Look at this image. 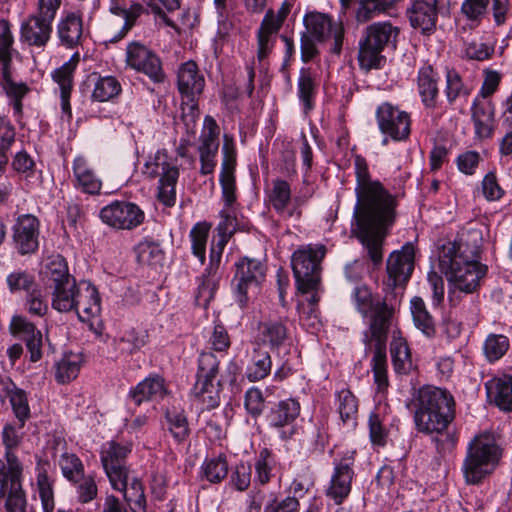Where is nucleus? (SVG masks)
Segmentation results:
<instances>
[{
  "label": "nucleus",
  "mask_w": 512,
  "mask_h": 512,
  "mask_svg": "<svg viewBox=\"0 0 512 512\" xmlns=\"http://www.w3.org/2000/svg\"><path fill=\"white\" fill-rule=\"evenodd\" d=\"M356 203L351 233L362 244L375 267L383 262L385 238L398 217L399 195L392 194L379 180L371 177L367 160L354 156Z\"/></svg>",
  "instance_id": "1"
},
{
  "label": "nucleus",
  "mask_w": 512,
  "mask_h": 512,
  "mask_svg": "<svg viewBox=\"0 0 512 512\" xmlns=\"http://www.w3.org/2000/svg\"><path fill=\"white\" fill-rule=\"evenodd\" d=\"M456 403L453 395L445 388L423 385L414 389L408 408L413 412L416 430L424 434H435L440 452L452 451L458 435L449 427L455 419Z\"/></svg>",
  "instance_id": "2"
},
{
  "label": "nucleus",
  "mask_w": 512,
  "mask_h": 512,
  "mask_svg": "<svg viewBox=\"0 0 512 512\" xmlns=\"http://www.w3.org/2000/svg\"><path fill=\"white\" fill-rule=\"evenodd\" d=\"M382 299L375 298L366 285L356 286L353 299L357 311L370 316L369 327L363 332L365 352H386L388 330L396 309L400 306L398 292L384 291Z\"/></svg>",
  "instance_id": "3"
},
{
  "label": "nucleus",
  "mask_w": 512,
  "mask_h": 512,
  "mask_svg": "<svg viewBox=\"0 0 512 512\" xmlns=\"http://www.w3.org/2000/svg\"><path fill=\"white\" fill-rule=\"evenodd\" d=\"M503 448L499 436L490 431L475 435L468 443L461 472L468 485H479L500 464Z\"/></svg>",
  "instance_id": "4"
},
{
  "label": "nucleus",
  "mask_w": 512,
  "mask_h": 512,
  "mask_svg": "<svg viewBox=\"0 0 512 512\" xmlns=\"http://www.w3.org/2000/svg\"><path fill=\"white\" fill-rule=\"evenodd\" d=\"M399 32V28L389 21L368 25L359 40L358 63L360 68L365 71L382 68L386 62L383 51L389 46H396Z\"/></svg>",
  "instance_id": "5"
},
{
  "label": "nucleus",
  "mask_w": 512,
  "mask_h": 512,
  "mask_svg": "<svg viewBox=\"0 0 512 512\" xmlns=\"http://www.w3.org/2000/svg\"><path fill=\"white\" fill-rule=\"evenodd\" d=\"M143 173L150 179L159 178L157 199L166 207H173L180 174L177 159L169 155L166 149H159L146 161Z\"/></svg>",
  "instance_id": "6"
},
{
  "label": "nucleus",
  "mask_w": 512,
  "mask_h": 512,
  "mask_svg": "<svg viewBox=\"0 0 512 512\" xmlns=\"http://www.w3.org/2000/svg\"><path fill=\"white\" fill-rule=\"evenodd\" d=\"M326 254L324 245L308 244L294 251L291 265L298 291L303 294L318 288L321 280V261Z\"/></svg>",
  "instance_id": "7"
},
{
  "label": "nucleus",
  "mask_w": 512,
  "mask_h": 512,
  "mask_svg": "<svg viewBox=\"0 0 512 512\" xmlns=\"http://www.w3.org/2000/svg\"><path fill=\"white\" fill-rule=\"evenodd\" d=\"M454 246H447L439 255V266L454 287L465 293L477 291L487 272L488 267L482 263L457 262L451 258Z\"/></svg>",
  "instance_id": "8"
},
{
  "label": "nucleus",
  "mask_w": 512,
  "mask_h": 512,
  "mask_svg": "<svg viewBox=\"0 0 512 512\" xmlns=\"http://www.w3.org/2000/svg\"><path fill=\"white\" fill-rule=\"evenodd\" d=\"M219 363L216 354H200L196 382L190 395L203 410L214 409L220 404L221 384L215 381Z\"/></svg>",
  "instance_id": "9"
},
{
  "label": "nucleus",
  "mask_w": 512,
  "mask_h": 512,
  "mask_svg": "<svg viewBox=\"0 0 512 512\" xmlns=\"http://www.w3.org/2000/svg\"><path fill=\"white\" fill-rule=\"evenodd\" d=\"M235 274L231 281L235 296L241 307L246 306L249 294L257 293L265 280L266 265L263 261L244 256L235 263Z\"/></svg>",
  "instance_id": "10"
},
{
  "label": "nucleus",
  "mask_w": 512,
  "mask_h": 512,
  "mask_svg": "<svg viewBox=\"0 0 512 512\" xmlns=\"http://www.w3.org/2000/svg\"><path fill=\"white\" fill-rule=\"evenodd\" d=\"M414 247L411 244L403 246L401 251L390 254L387 260V279L383 281V291L398 292L402 298L403 289L414 270Z\"/></svg>",
  "instance_id": "11"
},
{
  "label": "nucleus",
  "mask_w": 512,
  "mask_h": 512,
  "mask_svg": "<svg viewBox=\"0 0 512 512\" xmlns=\"http://www.w3.org/2000/svg\"><path fill=\"white\" fill-rule=\"evenodd\" d=\"M10 468L4 471V462L0 460V499L6 497L7 512H26L27 501L22 489L23 466L10 456Z\"/></svg>",
  "instance_id": "12"
},
{
  "label": "nucleus",
  "mask_w": 512,
  "mask_h": 512,
  "mask_svg": "<svg viewBox=\"0 0 512 512\" xmlns=\"http://www.w3.org/2000/svg\"><path fill=\"white\" fill-rule=\"evenodd\" d=\"M375 117L382 134L396 142L409 139L412 120L407 111L390 102H383L377 107Z\"/></svg>",
  "instance_id": "13"
},
{
  "label": "nucleus",
  "mask_w": 512,
  "mask_h": 512,
  "mask_svg": "<svg viewBox=\"0 0 512 512\" xmlns=\"http://www.w3.org/2000/svg\"><path fill=\"white\" fill-rule=\"evenodd\" d=\"M125 63L128 68L146 75L153 83H162L166 78L160 57L139 41L128 43Z\"/></svg>",
  "instance_id": "14"
},
{
  "label": "nucleus",
  "mask_w": 512,
  "mask_h": 512,
  "mask_svg": "<svg viewBox=\"0 0 512 512\" xmlns=\"http://www.w3.org/2000/svg\"><path fill=\"white\" fill-rule=\"evenodd\" d=\"M99 217L113 229L133 230L144 222L145 213L133 202L115 200L100 210Z\"/></svg>",
  "instance_id": "15"
},
{
  "label": "nucleus",
  "mask_w": 512,
  "mask_h": 512,
  "mask_svg": "<svg viewBox=\"0 0 512 512\" xmlns=\"http://www.w3.org/2000/svg\"><path fill=\"white\" fill-rule=\"evenodd\" d=\"M130 453V444L109 441L102 446L101 462L113 489L125 488L128 478L126 458Z\"/></svg>",
  "instance_id": "16"
},
{
  "label": "nucleus",
  "mask_w": 512,
  "mask_h": 512,
  "mask_svg": "<svg viewBox=\"0 0 512 512\" xmlns=\"http://www.w3.org/2000/svg\"><path fill=\"white\" fill-rule=\"evenodd\" d=\"M355 451H347L341 459L334 461V468L328 486L326 496L336 505L342 504L349 496L354 478Z\"/></svg>",
  "instance_id": "17"
},
{
  "label": "nucleus",
  "mask_w": 512,
  "mask_h": 512,
  "mask_svg": "<svg viewBox=\"0 0 512 512\" xmlns=\"http://www.w3.org/2000/svg\"><path fill=\"white\" fill-rule=\"evenodd\" d=\"M40 221L32 214L18 216L12 226V244L20 255L35 253L39 248Z\"/></svg>",
  "instance_id": "18"
},
{
  "label": "nucleus",
  "mask_w": 512,
  "mask_h": 512,
  "mask_svg": "<svg viewBox=\"0 0 512 512\" xmlns=\"http://www.w3.org/2000/svg\"><path fill=\"white\" fill-rule=\"evenodd\" d=\"M205 86L204 76L193 60L183 63L177 74V87L182 98H186V105L194 114L198 111L197 97L203 92Z\"/></svg>",
  "instance_id": "19"
},
{
  "label": "nucleus",
  "mask_w": 512,
  "mask_h": 512,
  "mask_svg": "<svg viewBox=\"0 0 512 512\" xmlns=\"http://www.w3.org/2000/svg\"><path fill=\"white\" fill-rule=\"evenodd\" d=\"M443 0H410L407 16L411 26L424 36L435 33L439 5Z\"/></svg>",
  "instance_id": "20"
},
{
  "label": "nucleus",
  "mask_w": 512,
  "mask_h": 512,
  "mask_svg": "<svg viewBox=\"0 0 512 512\" xmlns=\"http://www.w3.org/2000/svg\"><path fill=\"white\" fill-rule=\"evenodd\" d=\"M483 236L478 229H471L462 233L459 240L447 241L439 248V255L444 253L447 246H454L451 258L457 262L481 263Z\"/></svg>",
  "instance_id": "21"
},
{
  "label": "nucleus",
  "mask_w": 512,
  "mask_h": 512,
  "mask_svg": "<svg viewBox=\"0 0 512 512\" xmlns=\"http://www.w3.org/2000/svg\"><path fill=\"white\" fill-rule=\"evenodd\" d=\"M108 11L124 20L121 28L109 39L110 43H118L123 40L136 25L138 19L147 12L142 3L128 0H109Z\"/></svg>",
  "instance_id": "22"
},
{
  "label": "nucleus",
  "mask_w": 512,
  "mask_h": 512,
  "mask_svg": "<svg viewBox=\"0 0 512 512\" xmlns=\"http://www.w3.org/2000/svg\"><path fill=\"white\" fill-rule=\"evenodd\" d=\"M52 31L53 23L30 14L20 25L19 40L28 47L44 48L51 39Z\"/></svg>",
  "instance_id": "23"
},
{
  "label": "nucleus",
  "mask_w": 512,
  "mask_h": 512,
  "mask_svg": "<svg viewBox=\"0 0 512 512\" xmlns=\"http://www.w3.org/2000/svg\"><path fill=\"white\" fill-rule=\"evenodd\" d=\"M438 71L430 64H424L419 68L417 74V91L421 102L426 109H435L439 99Z\"/></svg>",
  "instance_id": "24"
},
{
  "label": "nucleus",
  "mask_w": 512,
  "mask_h": 512,
  "mask_svg": "<svg viewBox=\"0 0 512 512\" xmlns=\"http://www.w3.org/2000/svg\"><path fill=\"white\" fill-rule=\"evenodd\" d=\"M72 171L74 176L73 184L77 190L90 195L100 194L102 181L86 157L82 155L77 156L73 160Z\"/></svg>",
  "instance_id": "25"
},
{
  "label": "nucleus",
  "mask_w": 512,
  "mask_h": 512,
  "mask_svg": "<svg viewBox=\"0 0 512 512\" xmlns=\"http://www.w3.org/2000/svg\"><path fill=\"white\" fill-rule=\"evenodd\" d=\"M56 33L62 46L74 49L81 45L83 36V19L76 12H67L61 16L56 26Z\"/></svg>",
  "instance_id": "26"
},
{
  "label": "nucleus",
  "mask_w": 512,
  "mask_h": 512,
  "mask_svg": "<svg viewBox=\"0 0 512 512\" xmlns=\"http://www.w3.org/2000/svg\"><path fill=\"white\" fill-rule=\"evenodd\" d=\"M9 331L15 339L25 343L28 352H41L42 333L24 316L14 315L10 321Z\"/></svg>",
  "instance_id": "27"
},
{
  "label": "nucleus",
  "mask_w": 512,
  "mask_h": 512,
  "mask_svg": "<svg viewBox=\"0 0 512 512\" xmlns=\"http://www.w3.org/2000/svg\"><path fill=\"white\" fill-rule=\"evenodd\" d=\"M490 403L503 411H512V377L503 375L494 377L485 384Z\"/></svg>",
  "instance_id": "28"
},
{
  "label": "nucleus",
  "mask_w": 512,
  "mask_h": 512,
  "mask_svg": "<svg viewBox=\"0 0 512 512\" xmlns=\"http://www.w3.org/2000/svg\"><path fill=\"white\" fill-rule=\"evenodd\" d=\"M167 393L164 379L158 375L145 378L129 392L130 399L139 406L144 401H152L163 398Z\"/></svg>",
  "instance_id": "29"
},
{
  "label": "nucleus",
  "mask_w": 512,
  "mask_h": 512,
  "mask_svg": "<svg viewBox=\"0 0 512 512\" xmlns=\"http://www.w3.org/2000/svg\"><path fill=\"white\" fill-rule=\"evenodd\" d=\"M288 339L287 328L277 321H270L260 325L255 338L258 349H280Z\"/></svg>",
  "instance_id": "30"
},
{
  "label": "nucleus",
  "mask_w": 512,
  "mask_h": 512,
  "mask_svg": "<svg viewBox=\"0 0 512 512\" xmlns=\"http://www.w3.org/2000/svg\"><path fill=\"white\" fill-rule=\"evenodd\" d=\"M300 403L293 398L279 401L266 415L268 424L274 428L291 425L300 415Z\"/></svg>",
  "instance_id": "31"
},
{
  "label": "nucleus",
  "mask_w": 512,
  "mask_h": 512,
  "mask_svg": "<svg viewBox=\"0 0 512 512\" xmlns=\"http://www.w3.org/2000/svg\"><path fill=\"white\" fill-rule=\"evenodd\" d=\"M82 285V289H78V298L73 311L77 313L80 320L85 321L100 313L101 299L94 285L87 282L82 283Z\"/></svg>",
  "instance_id": "32"
},
{
  "label": "nucleus",
  "mask_w": 512,
  "mask_h": 512,
  "mask_svg": "<svg viewBox=\"0 0 512 512\" xmlns=\"http://www.w3.org/2000/svg\"><path fill=\"white\" fill-rule=\"evenodd\" d=\"M1 77L0 85L12 105L14 115L21 117L23 114L22 100L30 92V88L26 83L16 82L12 78V68L1 71Z\"/></svg>",
  "instance_id": "33"
},
{
  "label": "nucleus",
  "mask_w": 512,
  "mask_h": 512,
  "mask_svg": "<svg viewBox=\"0 0 512 512\" xmlns=\"http://www.w3.org/2000/svg\"><path fill=\"white\" fill-rule=\"evenodd\" d=\"M338 22L328 14L318 11L307 12L303 18L304 32H309L319 43L325 42Z\"/></svg>",
  "instance_id": "34"
},
{
  "label": "nucleus",
  "mask_w": 512,
  "mask_h": 512,
  "mask_svg": "<svg viewBox=\"0 0 512 512\" xmlns=\"http://www.w3.org/2000/svg\"><path fill=\"white\" fill-rule=\"evenodd\" d=\"M82 287V283L77 286L75 279L53 287L52 308L59 312L73 311L78 298V289Z\"/></svg>",
  "instance_id": "35"
},
{
  "label": "nucleus",
  "mask_w": 512,
  "mask_h": 512,
  "mask_svg": "<svg viewBox=\"0 0 512 512\" xmlns=\"http://www.w3.org/2000/svg\"><path fill=\"white\" fill-rule=\"evenodd\" d=\"M317 95V83L310 68L302 67L299 71L297 82V96L303 106V111L308 114L315 107Z\"/></svg>",
  "instance_id": "36"
},
{
  "label": "nucleus",
  "mask_w": 512,
  "mask_h": 512,
  "mask_svg": "<svg viewBox=\"0 0 512 512\" xmlns=\"http://www.w3.org/2000/svg\"><path fill=\"white\" fill-rule=\"evenodd\" d=\"M267 201L278 213L286 212L292 198L291 185L287 180L276 178L271 181V186L265 191Z\"/></svg>",
  "instance_id": "37"
},
{
  "label": "nucleus",
  "mask_w": 512,
  "mask_h": 512,
  "mask_svg": "<svg viewBox=\"0 0 512 512\" xmlns=\"http://www.w3.org/2000/svg\"><path fill=\"white\" fill-rule=\"evenodd\" d=\"M220 128L216 120L207 115L204 118V130L198 148L199 157L216 158L219 149Z\"/></svg>",
  "instance_id": "38"
},
{
  "label": "nucleus",
  "mask_w": 512,
  "mask_h": 512,
  "mask_svg": "<svg viewBox=\"0 0 512 512\" xmlns=\"http://www.w3.org/2000/svg\"><path fill=\"white\" fill-rule=\"evenodd\" d=\"M410 310L415 327L425 336L434 337L436 334L435 320L421 297L415 296L411 299Z\"/></svg>",
  "instance_id": "39"
},
{
  "label": "nucleus",
  "mask_w": 512,
  "mask_h": 512,
  "mask_svg": "<svg viewBox=\"0 0 512 512\" xmlns=\"http://www.w3.org/2000/svg\"><path fill=\"white\" fill-rule=\"evenodd\" d=\"M445 78L444 93L448 104L454 105L457 100H467L472 93V87L464 82L459 72L455 69H447Z\"/></svg>",
  "instance_id": "40"
},
{
  "label": "nucleus",
  "mask_w": 512,
  "mask_h": 512,
  "mask_svg": "<svg viewBox=\"0 0 512 512\" xmlns=\"http://www.w3.org/2000/svg\"><path fill=\"white\" fill-rule=\"evenodd\" d=\"M81 354H63L54 363L55 380L59 384H67L77 378L81 366Z\"/></svg>",
  "instance_id": "41"
},
{
  "label": "nucleus",
  "mask_w": 512,
  "mask_h": 512,
  "mask_svg": "<svg viewBox=\"0 0 512 512\" xmlns=\"http://www.w3.org/2000/svg\"><path fill=\"white\" fill-rule=\"evenodd\" d=\"M276 466V457L268 448H262L255 457L254 469L255 478L254 481L259 485H266L270 482L273 477V471Z\"/></svg>",
  "instance_id": "42"
},
{
  "label": "nucleus",
  "mask_w": 512,
  "mask_h": 512,
  "mask_svg": "<svg viewBox=\"0 0 512 512\" xmlns=\"http://www.w3.org/2000/svg\"><path fill=\"white\" fill-rule=\"evenodd\" d=\"M43 273L50 288L75 279L69 274L67 262L61 255L52 257Z\"/></svg>",
  "instance_id": "43"
},
{
  "label": "nucleus",
  "mask_w": 512,
  "mask_h": 512,
  "mask_svg": "<svg viewBox=\"0 0 512 512\" xmlns=\"http://www.w3.org/2000/svg\"><path fill=\"white\" fill-rule=\"evenodd\" d=\"M138 263L149 266L161 265L165 258L159 242L152 239H144L134 249Z\"/></svg>",
  "instance_id": "44"
},
{
  "label": "nucleus",
  "mask_w": 512,
  "mask_h": 512,
  "mask_svg": "<svg viewBox=\"0 0 512 512\" xmlns=\"http://www.w3.org/2000/svg\"><path fill=\"white\" fill-rule=\"evenodd\" d=\"M211 225L206 221L196 223L190 230L191 249L203 265L206 260V245Z\"/></svg>",
  "instance_id": "45"
},
{
  "label": "nucleus",
  "mask_w": 512,
  "mask_h": 512,
  "mask_svg": "<svg viewBox=\"0 0 512 512\" xmlns=\"http://www.w3.org/2000/svg\"><path fill=\"white\" fill-rule=\"evenodd\" d=\"M79 63V53L72 57L59 68L52 72V79L59 85L60 92H72L74 73Z\"/></svg>",
  "instance_id": "46"
},
{
  "label": "nucleus",
  "mask_w": 512,
  "mask_h": 512,
  "mask_svg": "<svg viewBox=\"0 0 512 512\" xmlns=\"http://www.w3.org/2000/svg\"><path fill=\"white\" fill-rule=\"evenodd\" d=\"M396 0H358L355 18L359 23H365L381 12L391 7Z\"/></svg>",
  "instance_id": "47"
},
{
  "label": "nucleus",
  "mask_w": 512,
  "mask_h": 512,
  "mask_svg": "<svg viewBox=\"0 0 512 512\" xmlns=\"http://www.w3.org/2000/svg\"><path fill=\"white\" fill-rule=\"evenodd\" d=\"M15 135V128L11 121L5 116H0V176L5 172L8 164L7 151L15 142Z\"/></svg>",
  "instance_id": "48"
},
{
  "label": "nucleus",
  "mask_w": 512,
  "mask_h": 512,
  "mask_svg": "<svg viewBox=\"0 0 512 512\" xmlns=\"http://www.w3.org/2000/svg\"><path fill=\"white\" fill-rule=\"evenodd\" d=\"M121 91V84L114 76L99 77L94 85L92 98L99 102H105L118 96Z\"/></svg>",
  "instance_id": "49"
},
{
  "label": "nucleus",
  "mask_w": 512,
  "mask_h": 512,
  "mask_svg": "<svg viewBox=\"0 0 512 512\" xmlns=\"http://www.w3.org/2000/svg\"><path fill=\"white\" fill-rule=\"evenodd\" d=\"M167 428L177 442H182L189 435L187 418L183 411L176 408L167 409L165 413Z\"/></svg>",
  "instance_id": "50"
},
{
  "label": "nucleus",
  "mask_w": 512,
  "mask_h": 512,
  "mask_svg": "<svg viewBox=\"0 0 512 512\" xmlns=\"http://www.w3.org/2000/svg\"><path fill=\"white\" fill-rule=\"evenodd\" d=\"M117 490L123 492L124 499L133 512H146L144 490L142 483L138 479H133L130 484H128L127 479L125 488Z\"/></svg>",
  "instance_id": "51"
},
{
  "label": "nucleus",
  "mask_w": 512,
  "mask_h": 512,
  "mask_svg": "<svg viewBox=\"0 0 512 512\" xmlns=\"http://www.w3.org/2000/svg\"><path fill=\"white\" fill-rule=\"evenodd\" d=\"M338 398V411L344 423L351 426L356 425V418L358 414V402L356 397L349 390H341L337 394Z\"/></svg>",
  "instance_id": "52"
},
{
  "label": "nucleus",
  "mask_w": 512,
  "mask_h": 512,
  "mask_svg": "<svg viewBox=\"0 0 512 512\" xmlns=\"http://www.w3.org/2000/svg\"><path fill=\"white\" fill-rule=\"evenodd\" d=\"M6 281L12 293L23 291L28 295L38 288L35 276L26 270H16L10 273Z\"/></svg>",
  "instance_id": "53"
},
{
  "label": "nucleus",
  "mask_w": 512,
  "mask_h": 512,
  "mask_svg": "<svg viewBox=\"0 0 512 512\" xmlns=\"http://www.w3.org/2000/svg\"><path fill=\"white\" fill-rule=\"evenodd\" d=\"M19 425L16 427L12 424H7L3 428L2 432V440L3 444L5 446L6 452H5V461L4 462V471H7L8 468H10V456L14 457L16 462L19 465H22L19 461L18 457L13 452V449H15L21 442L22 434L19 432Z\"/></svg>",
  "instance_id": "54"
},
{
  "label": "nucleus",
  "mask_w": 512,
  "mask_h": 512,
  "mask_svg": "<svg viewBox=\"0 0 512 512\" xmlns=\"http://www.w3.org/2000/svg\"><path fill=\"white\" fill-rule=\"evenodd\" d=\"M202 474L210 483H220L228 474V463L225 457L218 456L207 459L202 465Z\"/></svg>",
  "instance_id": "55"
},
{
  "label": "nucleus",
  "mask_w": 512,
  "mask_h": 512,
  "mask_svg": "<svg viewBox=\"0 0 512 512\" xmlns=\"http://www.w3.org/2000/svg\"><path fill=\"white\" fill-rule=\"evenodd\" d=\"M8 397L12 410L19 422V429H22L25 421L30 417L26 393L21 389L14 388L8 391Z\"/></svg>",
  "instance_id": "56"
},
{
  "label": "nucleus",
  "mask_w": 512,
  "mask_h": 512,
  "mask_svg": "<svg viewBox=\"0 0 512 512\" xmlns=\"http://www.w3.org/2000/svg\"><path fill=\"white\" fill-rule=\"evenodd\" d=\"M59 466L69 481L77 482L84 476L83 464L75 454L63 453L59 459Z\"/></svg>",
  "instance_id": "57"
},
{
  "label": "nucleus",
  "mask_w": 512,
  "mask_h": 512,
  "mask_svg": "<svg viewBox=\"0 0 512 512\" xmlns=\"http://www.w3.org/2000/svg\"><path fill=\"white\" fill-rule=\"evenodd\" d=\"M151 12L169 26L174 27V22L167 16V12H174L181 6L180 0H143Z\"/></svg>",
  "instance_id": "58"
},
{
  "label": "nucleus",
  "mask_w": 512,
  "mask_h": 512,
  "mask_svg": "<svg viewBox=\"0 0 512 512\" xmlns=\"http://www.w3.org/2000/svg\"><path fill=\"white\" fill-rule=\"evenodd\" d=\"M495 43L471 41L465 44L464 55L469 60L486 61L493 57Z\"/></svg>",
  "instance_id": "59"
},
{
  "label": "nucleus",
  "mask_w": 512,
  "mask_h": 512,
  "mask_svg": "<svg viewBox=\"0 0 512 512\" xmlns=\"http://www.w3.org/2000/svg\"><path fill=\"white\" fill-rule=\"evenodd\" d=\"M37 486L39 497L41 499L43 512H53L55 503H54V493L52 489V485L48 480V476L45 472H39L37 475Z\"/></svg>",
  "instance_id": "60"
},
{
  "label": "nucleus",
  "mask_w": 512,
  "mask_h": 512,
  "mask_svg": "<svg viewBox=\"0 0 512 512\" xmlns=\"http://www.w3.org/2000/svg\"><path fill=\"white\" fill-rule=\"evenodd\" d=\"M490 0H463L461 4V13L467 17L468 20L475 22L478 25L485 15L489 6Z\"/></svg>",
  "instance_id": "61"
},
{
  "label": "nucleus",
  "mask_w": 512,
  "mask_h": 512,
  "mask_svg": "<svg viewBox=\"0 0 512 512\" xmlns=\"http://www.w3.org/2000/svg\"><path fill=\"white\" fill-rule=\"evenodd\" d=\"M250 483L251 467L244 462H240L231 472L230 485L237 491L243 492L248 489Z\"/></svg>",
  "instance_id": "62"
},
{
  "label": "nucleus",
  "mask_w": 512,
  "mask_h": 512,
  "mask_svg": "<svg viewBox=\"0 0 512 512\" xmlns=\"http://www.w3.org/2000/svg\"><path fill=\"white\" fill-rule=\"evenodd\" d=\"M372 371L378 392H384L388 387L386 354H374Z\"/></svg>",
  "instance_id": "63"
},
{
  "label": "nucleus",
  "mask_w": 512,
  "mask_h": 512,
  "mask_svg": "<svg viewBox=\"0 0 512 512\" xmlns=\"http://www.w3.org/2000/svg\"><path fill=\"white\" fill-rule=\"evenodd\" d=\"M271 370V358L269 354H259L257 359L247 368V377L250 381H258L265 378Z\"/></svg>",
  "instance_id": "64"
}]
</instances>
